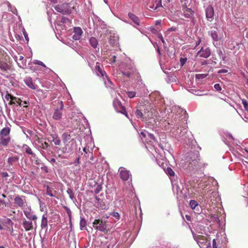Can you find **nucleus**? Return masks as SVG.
I'll return each instance as SVG.
<instances>
[{
  "label": "nucleus",
  "instance_id": "nucleus-26",
  "mask_svg": "<svg viewBox=\"0 0 248 248\" xmlns=\"http://www.w3.org/2000/svg\"><path fill=\"white\" fill-rule=\"evenodd\" d=\"M210 55L211 50L208 47L206 48L204 50L202 49V58H207L209 57Z\"/></svg>",
  "mask_w": 248,
  "mask_h": 248
},
{
  "label": "nucleus",
  "instance_id": "nucleus-23",
  "mask_svg": "<svg viewBox=\"0 0 248 248\" xmlns=\"http://www.w3.org/2000/svg\"><path fill=\"white\" fill-rule=\"evenodd\" d=\"M83 151L85 153L86 157H88L90 158L91 160H93V155L92 152H90L89 147H85L83 149Z\"/></svg>",
  "mask_w": 248,
  "mask_h": 248
},
{
  "label": "nucleus",
  "instance_id": "nucleus-19",
  "mask_svg": "<svg viewBox=\"0 0 248 248\" xmlns=\"http://www.w3.org/2000/svg\"><path fill=\"white\" fill-rule=\"evenodd\" d=\"M47 219L45 215H43L42 217L41 227L42 229H47Z\"/></svg>",
  "mask_w": 248,
  "mask_h": 248
},
{
  "label": "nucleus",
  "instance_id": "nucleus-20",
  "mask_svg": "<svg viewBox=\"0 0 248 248\" xmlns=\"http://www.w3.org/2000/svg\"><path fill=\"white\" fill-rule=\"evenodd\" d=\"M56 191L48 186H46V194L50 197H54Z\"/></svg>",
  "mask_w": 248,
  "mask_h": 248
},
{
  "label": "nucleus",
  "instance_id": "nucleus-1",
  "mask_svg": "<svg viewBox=\"0 0 248 248\" xmlns=\"http://www.w3.org/2000/svg\"><path fill=\"white\" fill-rule=\"evenodd\" d=\"M217 183L212 177L206 175L202 176V201L206 204L205 208L210 211L209 214L205 212L206 217H210L207 220L212 224L216 223L219 225L220 220L217 215L213 214V210H215L216 206L221 200L218 193L217 192Z\"/></svg>",
  "mask_w": 248,
  "mask_h": 248
},
{
  "label": "nucleus",
  "instance_id": "nucleus-25",
  "mask_svg": "<svg viewBox=\"0 0 248 248\" xmlns=\"http://www.w3.org/2000/svg\"><path fill=\"white\" fill-rule=\"evenodd\" d=\"M131 20L132 21V23L134 24H133V26H139L140 24V21L139 18H138V16H129Z\"/></svg>",
  "mask_w": 248,
  "mask_h": 248
},
{
  "label": "nucleus",
  "instance_id": "nucleus-6",
  "mask_svg": "<svg viewBox=\"0 0 248 248\" xmlns=\"http://www.w3.org/2000/svg\"><path fill=\"white\" fill-rule=\"evenodd\" d=\"M113 106L117 111L121 112L124 114L126 117L128 118L127 113L126 111L125 108L124 107L121 101L118 99H115L113 101Z\"/></svg>",
  "mask_w": 248,
  "mask_h": 248
},
{
  "label": "nucleus",
  "instance_id": "nucleus-60",
  "mask_svg": "<svg viewBox=\"0 0 248 248\" xmlns=\"http://www.w3.org/2000/svg\"><path fill=\"white\" fill-rule=\"evenodd\" d=\"M161 23V20H157L155 22V25L156 26L160 25Z\"/></svg>",
  "mask_w": 248,
  "mask_h": 248
},
{
  "label": "nucleus",
  "instance_id": "nucleus-63",
  "mask_svg": "<svg viewBox=\"0 0 248 248\" xmlns=\"http://www.w3.org/2000/svg\"><path fill=\"white\" fill-rule=\"evenodd\" d=\"M140 135H141V136H142V137H143V138H145V137H146V135H145V134L144 132H141L140 133Z\"/></svg>",
  "mask_w": 248,
  "mask_h": 248
},
{
  "label": "nucleus",
  "instance_id": "nucleus-54",
  "mask_svg": "<svg viewBox=\"0 0 248 248\" xmlns=\"http://www.w3.org/2000/svg\"><path fill=\"white\" fill-rule=\"evenodd\" d=\"M228 72V70L225 69H221L218 71V74L226 73Z\"/></svg>",
  "mask_w": 248,
  "mask_h": 248
},
{
  "label": "nucleus",
  "instance_id": "nucleus-45",
  "mask_svg": "<svg viewBox=\"0 0 248 248\" xmlns=\"http://www.w3.org/2000/svg\"><path fill=\"white\" fill-rule=\"evenodd\" d=\"M5 98L7 100H9L10 99L11 100V98L15 99V97L12 95L11 94H9L8 93H7L6 94L5 96Z\"/></svg>",
  "mask_w": 248,
  "mask_h": 248
},
{
  "label": "nucleus",
  "instance_id": "nucleus-3",
  "mask_svg": "<svg viewBox=\"0 0 248 248\" xmlns=\"http://www.w3.org/2000/svg\"><path fill=\"white\" fill-rule=\"evenodd\" d=\"M53 7L57 12L63 15H70L74 9V7L71 6L70 3L67 2L55 5Z\"/></svg>",
  "mask_w": 248,
  "mask_h": 248
},
{
  "label": "nucleus",
  "instance_id": "nucleus-31",
  "mask_svg": "<svg viewBox=\"0 0 248 248\" xmlns=\"http://www.w3.org/2000/svg\"><path fill=\"white\" fill-rule=\"evenodd\" d=\"M184 12H185V16H190V15H193L194 14V12L190 8H188L187 7L185 8Z\"/></svg>",
  "mask_w": 248,
  "mask_h": 248
},
{
  "label": "nucleus",
  "instance_id": "nucleus-40",
  "mask_svg": "<svg viewBox=\"0 0 248 248\" xmlns=\"http://www.w3.org/2000/svg\"><path fill=\"white\" fill-rule=\"evenodd\" d=\"M217 54L221 59H222L223 61L225 60V57L224 56V54L221 50L219 49L217 50Z\"/></svg>",
  "mask_w": 248,
  "mask_h": 248
},
{
  "label": "nucleus",
  "instance_id": "nucleus-15",
  "mask_svg": "<svg viewBox=\"0 0 248 248\" xmlns=\"http://www.w3.org/2000/svg\"><path fill=\"white\" fill-rule=\"evenodd\" d=\"M11 66L8 65L4 60L0 61V69L5 72H7L8 71L11 70Z\"/></svg>",
  "mask_w": 248,
  "mask_h": 248
},
{
  "label": "nucleus",
  "instance_id": "nucleus-18",
  "mask_svg": "<svg viewBox=\"0 0 248 248\" xmlns=\"http://www.w3.org/2000/svg\"><path fill=\"white\" fill-rule=\"evenodd\" d=\"M17 64L19 67L23 69L26 66V60L24 59L23 56H19V62H17Z\"/></svg>",
  "mask_w": 248,
  "mask_h": 248
},
{
  "label": "nucleus",
  "instance_id": "nucleus-59",
  "mask_svg": "<svg viewBox=\"0 0 248 248\" xmlns=\"http://www.w3.org/2000/svg\"><path fill=\"white\" fill-rule=\"evenodd\" d=\"M48 0L51 3H54V4L57 3L58 2V0Z\"/></svg>",
  "mask_w": 248,
  "mask_h": 248
},
{
  "label": "nucleus",
  "instance_id": "nucleus-57",
  "mask_svg": "<svg viewBox=\"0 0 248 248\" xmlns=\"http://www.w3.org/2000/svg\"><path fill=\"white\" fill-rule=\"evenodd\" d=\"M213 248H217L216 239L215 238L213 239Z\"/></svg>",
  "mask_w": 248,
  "mask_h": 248
},
{
  "label": "nucleus",
  "instance_id": "nucleus-27",
  "mask_svg": "<svg viewBox=\"0 0 248 248\" xmlns=\"http://www.w3.org/2000/svg\"><path fill=\"white\" fill-rule=\"evenodd\" d=\"M23 150L28 154L30 155H33L34 153L31 149L27 145H24L23 146Z\"/></svg>",
  "mask_w": 248,
  "mask_h": 248
},
{
  "label": "nucleus",
  "instance_id": "nucleus-58",
  "mask_svg": "<svg viewBox=\"0 0 248 248\" xmlns=\"http://www.w3.org/2000/svg\"><path fill=\"white\" fill-rule=\"evenodd\" d=\"M148 136L149 137H150V138L153 140H155V137L154 136V135L153 134H151V133H149L148 134Z\"/></svg>",
  "mask_w": 248,
  "mask_h": 248
},
{
  "label": "nucleus",
  "instance_id": "nucleus-42",
  "mask_svg": "<svg viewBox=\"0 0 248 248\" xmlns=\"http://www.w3.org/2000/svg\"><path fill=\"white\" fill-rule=\"evenodd\" d=\"M216 63L215 62H213L211 60H202V65H206L208 64H212L213 63Z\"/></svg>",
  "mask_w": 248,
  "mask_h": 248
},
{
  "label": "nucleus",
  "instance_id": "nucleus-33",
  "mask_svg": "<svg viewBox=\"0 0 248 248\" xmlns=\"http://www.w3.org/2000/svg\"><path fill=\"white\" fill-rule=\"evenodd\" d=\"M242 103L243 105L245 110L248 111V101L245 99H242Z\"/></svg>",
  "mask_w": 248,
  "mask_h": 248
},
{
  "label": "nucleus",
  "instance_id": "nucleus-8",
  "mask_svg": "<svg viewBox=\"0 0 248 248\" xmlns=\"http://www.w3.org/2000/svg\"><path fill=\"white\" fill-rule=\"evenodd\" d=\"M119 176L122 180L126 181L130 178L131 179V174L130 173V171L125 168L120 167L119 169Z\"/></svg>",
  "mask_w": 248,
  "mask_h": 248
},
{
  "label": "nucleus",
  "instance_id": "nucleus-38",
  "mask_svg": "<svg viewBox=\"0 0 248 248\" xmlns=\"http://www.w3.org/2000/svg\"><path fill=\"white\" fill-rule=\"evenodd\" d=\"M193 234L194 235V237L195 238V239L196 240L198 244L199 245V246L201 247L200 246V240L202 239V236L201 235H198L197 236H196L195 234H194V233L193 232Z\"/></svg>",
  "mask_w": 248,
  "mask_h": 248
},
{
  "label": "nucleus",
  "instance_id": "nucleus-39",
  "mask_svg": "<svg viewBox=\"0 0 248 248\" xmlns=\"http://www.w3.org/2000/svg\"><path fill=\"white\" fill-rule=\"evenodd\" d=\"M61 22L63 23H69L70 20L67 17L62 16Z\"/></svg>",
  "mask_w": 248,
  "mask_h": 248
},
{
  "label": "nucleus",
  "instance_id": "nucleus-49",
  "mask_svg": "<svg viewBox=\"0 0 248 248\" xmlns=\"http://www.w3.org/2000/svg\"><path fill=\"white\" fill-rule=\"evenodd\" d=\"M34 63L36 64H38L39 65L42 66L43 67H46V65L41 61L37 60L35 62H34Z\"/></svg>",
  "mask_w": 248,
  "mask_h": 248
},
{
  "label": "nucleus",
  "instance_id": "nucleus-9",
  "mask_svg": "<svg viewBox=\"0 0 248 248\" xmlns=\"http://www.w3.org/2000/svg\"><path fill=\"white\" fill-rule=\"evenodd\" d=\"M95 70L96 74L98 76L102 77L105 76L108 82L110 84V85H112L113 84L112 82L110 80L108 76L106 75L105 71L104 70L103 68L100 66V63L98 62L96 63V65L95 66Z\"/></svg>",
  "mask_w": 248,
  "mask_h": 248
},
{
  "label": "nucleus",
  "instance_id": "nucleus-36",
  "mask_svg": "<svg viewBox=\"0 0 248 248\" xmlns=\"http://www.w3.org/2000/svg\"><path fill=\"white\" fill-rule=\"evenodd\" d=\"M190 205L191 208L195 209L196 207L198 205V203L196 201L194 200H191L190 202Z\"/></svg>",
  "mask_w": 248,
  "mask_h": 248
},
{
  "label": "nucleus",
  "instance_id": "nucleus-30",
  "mask_svg": "<svg viewBox=\"0 0 248 248\" xmlns=\"http://www.w3.org/2000/svg\"><path fill=\"white\" fill-rule=\"evenodd\" d=\"M86 222L85 219L81 218L80 221V229L81 230H83L84 229L85 227H86Z\"/></svg>",
  "mask_w": 248,
  "mask_h": 248
},
{
  "label": "nucleus",
  "instance_id": "nucleus-50",
  "mask_svg": "<svg viewBox=\"0 0 248 248\" xmlns=\"http://www.w3.org/2000/svg\"><path fill=\"white\" fill-rule=\"evenodd\" d=\"M30 158L32 162H33L35 160H37L38 159V158L37 157V156L34 153H33V155H31V156Z\"/></svg>",
  "mask_w": 248,
  "mask_h": 248
},
{
  "label": "nucleus",
  "instance_id": "nucleus-24",
  "mask_svg": "<svg viewBox=\"0 0 248 248\" xmlns=\"http://www.w3.org/2000/svg\"><path fill=\"white\" fill-rule=\"evenodd\" d=\"M89 42H90V45L92 46L93 47V48L97 47L98 44V42L96 38H95L94 37H91L89 40Z\"/></svg>",
  "mask_w": 248,
  "mask_h": 248
},
{
  "label": "nucleus",
  "instance_id": "nucleus-55",
  "mask_svg": "<svg viewBox=\"0 0 248 248\" xmlns=\"http://www.w3.org/2000/svg\"><path fill=\"white\" fill-rule=\"evenodd\" d=\"M33 162L36 165H40L41 164V161L39 159L35 160Z\"/></svg>",
  "mask_w": 248,
  "mask_h": 248
},
{
  "label": "nucleus",
  "instance_id": "nucleus-47",
  "mask_svg": "<svg viewBox=\"0 0 248 248\" xmlns=\"http://www.w3.org/2000/svg\"><path fill=\"white\" fill-rule=\"evenodd\" d=\"M214 88L217 91H220L222 89L219 84L217 83L214 85Z\"/></svg>",
  "mask_w": 248,
  "mask_h": 248
},
{
  "label": "nucleus",
  "instance_id": "nucleus-16",
  "mask_svg": "<svg viewBox=\"0 0 248 248\" xmlns=\"http://www.w3.org/2000/svg\"><path fill=\"white\" fill-rule=\"evenodd\" d=\"M24 81L26 85L32 89H35L36 86L33 83L32 79L30 77H26L24 79Z\"/></svg>",
  "mask_w": 248,
  "mask_h": 248
},
{
  "label": "nucleus",
  "instance_id": "nucleus-43",
  "mask_svg": "<svg viewBox=\"0 0 248 248\" xmlns=\"http://www.w3.org/2000/svg\"><path fill=\"white\" fill-rule=\"evenodd\" d=\"M196 82L198 84L201 83V79H202V74H197L196 76Z\"/></svg>",
  "mask_w": 248,
  "mask_h": 248
},
{
  "label": "nucleus",
  "instance_id": "nucleus-29",
  "mask_svg": "<svg viewBox=\"0 0 248 248\" xmlns=\"http://www.w3.org/2000/svg\"><path fill=\"white\" fill-rule=\"evenodd\" d=\"M211 36L214 41H218L219 37L216 31H210Z\"/></svg>",
  "mask_w": 248,
  "mask_h": 248
},
{
  "label": "nucleus",
  "instance_id": "nucleus-10",
  "mask_svg": "<svg viewBox=\"0 0 248 248\" xmlns=\"http://www.w3.org/2000/svg\"><path fill=\"white\" fill-rule=\"evenodd\" d=\"M61 105L60 108L55 109L53 114L52 118L55 120H59L61 119L62 116V110L63 108V105L62 101H60Z\"/></svg>",
  "mask_w": 248,
  "mask_h": 248
},
{
  "label": "nucleus",
  "instance_id": "nucleus-28",
  "mask_svg": "<svg viewBox=\"0 0 248 248\" xmlns=\"http://www.w3.org/2000/svg\"><path fill=\"white\" fill-rule=\"evenodd\" d=\"M214 10L212 6H209L206 9V16H213Z\"/></svg>",
  "mask_w": 248,
  "mask_h": 248
},
{
  "label": "nucleus",
  "instance_id": "nucleus-22",
  "mask_svg": "<svg viewBox=\"0 0 248 248\" xmlns=\"http://www.w3.org/2000/svg\"><path fill=\"white\" fill-rule=\"evenodd\" d=\"M51 136L52 138V141H53L56 145H60L61 144V140L57 134H53Z\"/></svg>",
  "mask_w": 248,
  "mask_h": 248
},
{
  "label": "nucleus",
  "instance_id": "nucleus-34",
  "mask_svg": "<svg viewBox=\"0 0 248 248\" xmlns=\"http://www.w3.org/2000/svg\"><path fill=\"white\" fill-rule=\"evenodd\" d=\"M126 94L127 95L128 97L132 98L136 96V93L134 91H128L126 92Z\"/></svg>",
  "mask_w": 248,
  "mask_h": 248
},
{
  "label": "nucleus",
  "instance_id": "nucleus-21",
  "mask_svg": "<svg viewBox=\"0 0 248 248\" xmlns=\"http://www.w3.org/2000/svg\"><path fill=\"white\" fill-rule=\"evenodd\" d=\"M19 157L17 155H14L8 158L7 162L10 165H13L15 163L18 161Z\"/></svg>",
  "mask_w": 248,
  "mask_h": 248
},
{
  "label": "nucleus",
  "instance_id": "nucleus-64",
  "mask_svg": "<svg viewBox=\"0 0 248 248\" xmlns=\"http://www.w3.org/2000/svg\"><path fill=\"white\" fill-rule=\"evenodd\" d=\"M227 135H228L229 136V137H230L232 140H233V137H232V135L231 133H227Z\"/></svg>",
  "mask_w": 248,
  "mask_h": 248
},
{
  "label": "nucleus",
  "instance_id": "nucleus-35",
  "mask_svg": "<svg viewBox=\"0 0 248 248\" xmlns=\"http://www.w3.org/2000/svg\"><path fill=\"white\" fill-rule=\"evenodd\" d=\"M136 115L138 118H143V113L141 112V109H137L136 111Z\"/></svg>",
  "mask_w": 248,
  "mask_h": 248
},
{
  "label": "nucleus",
  "instance_id": "nucleus-51",
  "mask_svg": "<svg viewBox=\"0 0 248 248\" xmlns=\"http://www.w3.org/2000/svg\"><path fill=\"white\" fill-rule=\"evenodd\" d=\"M8 203L5 202L4 201L0 200V206L4 205L5 206H8Z\"/></svg>",
  "mask_w": 248,
  "mask_h": 248
},
{
  "label": "nucleus",
  "instance_id": "nucleus-17",
  "mask_svg": "<svg viewBox=\"0 0 248 248\" xmlns=\"http://www.w3.org/2000/svg\"><path fill=\"white\" fill-rule=\"evenodd\" d=\"M62 138L63 142L67 144L71 140V136L69 132H64L62 134Z\"/></svg>",
  "mask_w": 248,
  "mask_h": 248
},
{
  "label": "nucleus",
  "instance_id": "nucleus-56",
  "mask_svg": "<svg viewBox=\"0 0 248 248\" xmlns=\"http://www.w3.org/2000/svg\"><path fill=\"white\" fill-rule=\"evenodd\" d=\"M1 177L2 178H5L7 176H8V174L7 172H2L1 173Z\"/></svg>",
  "mask_w": 248,
  "mask_h": 248
},
{
  "label": "nucleus",
  "instance_id": "nucleus-7",
  "mask_svg": "<svg viewBox=\"0 0 248 248\" xmlns=\"http://www.w3.org/2000/svg\"><path fill=\"white\" fill-rule=\"evenodd\" d=\"M14 203L18 207H20L22 210L24 209L26 204V199L25 196L16 195L14 199Z\"/></svg>",
  "mask_w": 248,
  "mask_h": 248
},
{
  "label": "nucleus",
  "instance_id": "nucleus-44",
  "mask_svg": "<svg viewBox=\"0 0 248 248\" xmlns=\"http://www.w3.org/2000/svg\"><path fill=\"white\" fill-rule=\"evenodd\" d=\"M6 56V54L4 53V51L0 50V61L4 60Z\"/></svg>",
  "mask_w": 248,
  "mask_h": 248
},
{
  "label": "nucleus",
  "instance_id": "nucleus-37",
  "mask_svg": "<svg viewBox=\"0 0 248 248\" xmlns=\"http://www.w3.org/2000/svg\"><path fill=\"white\" fill-rule=\"evenodd\" d=\"M41 147L43 149L46 150L49 147V145L47 142L45 141L44 143H41Z\"/></svg>",
  "mask_w": 248,
  "mask_h": 248
},
{
  "label": "nucleus",
  "instance_id": "nucleus-13",
  "mask_svg": "<svg viewBox=\"0 0 248 248\" xmlns=\"http://www.w3.org/2000/svg\"><path fill=\"white\" fill-rule=\"evenodd\" d=\"M150 11H154L162 7L161 0H153V2L148 5Z\"/></svg>",
  "mask_w": 248,
  "mask_h": 248
},
{
  "label": "nucleus",
  "instance_id": "nucleus-12",
  "mask_svg": "<svg viewBox=\"0 0 248 248\" xmlns=\"http://www.w3.org/2000/svg\"><path fill=\"white\" fill-rule=\"evenodd\" d=\"M32 220H27L26 218L22 220V225L25 230L27 232L33 229Z\"/></svg>",
  "mask_w": 248,
  "mask_h": 248
},
{
  "label": "nucleus",
  "instance_id": "nucleus-32",
  "mask_svg": "<svg viewBox=\"0 0 248 248\" xmlns=\"http://www.w3.org/2000/svg\"><path fill=\"white\" fill-rule=\"evenodd\" d=\"M167 173L171 176H174L175 175L174 171L172 170V169L170 167H168L166 170Z\"/></svg>",
  "mask_w": 248,
  "mask_h": 248
},
{
  "label": "nucleus",
  "instance_id": "nucleus-11",
  "mask_svg": "<svg viewBox=\"0 0 248 248\" xmlns=\"http://www.w3.org/2000/svg\"><path fill=\"white\" fill-rule=\"evenodd\" d=\"M136 71V69L134 66L130 65L127 66L124 71H122V74L129 78L135 74Z\"/></svg>",
  "mask_w": 248,
  "mask_h": 248
},
{
  "label": "nucleus",
  "instance_id": "nucleus-46",
  "mask_svg": "<svg viewBox=\"0 0 248 248\" xmlns=\"http://www.w3.org/2000/svg\"><path fill=\"white\" fill-rule=\"evenodd\" d=\"M174 116V119L175 121V124L177 125L179 124V121L180 120V116L179 115L175 114Z\"/></svg>",
  "mask_w": 248,
  "mask_h": 248
},
{
  "label": "nucleus",
  "instance_id": "nucleus-53",
  "mask_svg": "<svg viewBox=\"0 0 248 248\" xmlns=\"http://www.w3.org/2000/svg\"><path fill=\"white\" fill-rule=\"evenodd\" d=\"M186 58H181L180 60V62L181 65L183 66L186 63Z\"/></svg>",
  "mask_w": 248,
  "mask_h": 248
},
{
  "label": "nucleus",
  "instance_id": "nucleus-4",
  "mask_svg": "<svg viewBox=\"0 0 248 248\" xmlns=\"http://www.w3.org/2000/svg\"><path fill=\"white\" fill-rule=\"evenodd\" d=\"M93 227L95 230L100 232L108 233V230L107 229V221L102 219H95L93 222Z\"/></svg>",
  "mask_w": 248,
  "mask_h": 248
},
{
  "label": "nucleus",
  "instance_id": "nucleus-41",
  "mask_svg": "<svg viewBox=\"0 0 248 248\" xmlns=\"http://www.w3.org/2000/svg\"><path fill=\"white\" fill-rule=\"evenodd\" d=\"M114 217H115L116 219L119 220L120 217V216L119 214L117 212H113L110 214Z\"/></svg>",
  "mask_w": 248,
  "mask_h": 248
},
{
  "label": "nucleus",
  "instance_id": "nucleus-52",
  "mask_svg": "<svg viewBox=\"0 0 248 248\" xmlns=\"http://www.w3.org/2000/svg\"><path fill=\"white\" fill-rule=\"evenodd\" d=\"M16 102L18 103V101H17V98L15 97V99L11 98V100H10L9 104L10 105L15 104Z\"/></svg>",
  "mask_w": 248,
  "mask_h": 248
},
{
  "label": "nucleus",
  "instance_id": "nucleus-5",
  "mask_svg": "<svg viewBox=\"0 0 248 248\" xmlns=\"http://www.w3.org/2000/svg\"><path fill=\"white\" fill-rule=\"evenodd\" d=\"M23 211L26 217L28 219L34 221L35 226H36V220L38 217L36 215L33 214V213L31 212V207L30 206L26 207L23 209Z\"/></svg>",
  "mask_w": 248,
  "mask_h": 248
},
{
  "label": "nucleus",
  "instance_id": "nucleus-62",
  "mask_svg": "<svg viewBox=\"0 0 248 248\" xmlns=\"http://www.w3.org/2000/svg\"><path fill=\"white\" fill-rule=\"evenodd\" d=\"M13 13L14 14V15H17V10L16 9H15L14 10V11H13Z\"/></svg>",
  "mask_w": 248,
  "mask_h": 248
},
{
  "label": "nucleus",
  "instance_id": "nucleus-14",
  "mask_svg": "<svg viewBox=\"0 0 248 248\" xmlns=\"http://www.w3.org/2000/svg\"><path fill=\"white\" fill-rule=\"evenodd\" d=\"M74 34L73 36V39L75 40H78L80 39L83 31L80 27H75L74 28Z\"/></svg>",
  "mask_w": 248,
  "mask_h": 248
},
{
  "label": "nucleus",
  "instance_id": "nucleus-2",
  "mask_svg": "<svg viewBox=\"0 0 248 248\" xmlns=\"http://www.w3.org/2000/svg\"><path fill=\"white\" fill-rule=\"evenodd\" d=\"M11 129L9 127L2 128L0 131V146L6 147L11 141L10 136Z\"/></svg>",
  "mask_w": 248,
  "mask_h": 248
},
{
  "label": "nucleus",
  "instance_id": "nucleus-48",
  "mask_svg": "<svg viewBox=\"0 0 248 248\" xmlns=\"http://www.w3.org/2000/svg\"><path fill=\"white\" fill-rule=\"evenodd\" d=\"M192 90L193 91L192 93H194V94H195L196 95H202L201 94L202 91H201L200 90L197 91V90H194V89H192Z\"/></svg>",
  "mask_w": 248,
  "mask_h": 248
},
{
  "label": "nucleus",
  "instance_id": "nucleus-61",
  "mask_svg": "<svg viewBox=\"0 0 248 248\" xmlns=\"http://www.w3.org/2000/svg\"><path fill=\"white\" fill-rule=\"evenodd\" d=\"M176 30V28L175 27H171L169 29L170 31H175Z\"/></svg>",
  "mask_w": 248,
  "mask_h": 248
}]
</instances>
